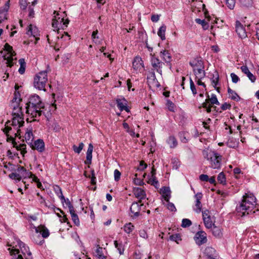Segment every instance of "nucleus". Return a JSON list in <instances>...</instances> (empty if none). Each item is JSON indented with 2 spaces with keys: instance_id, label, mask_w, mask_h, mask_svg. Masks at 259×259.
Masks as SVG:
<instances>
[{
  "instance_id": "obj_1",
  "label": "nucleus",
  "mask_w": 259,
  "mask_h": 259,
  "mask_svg": "<svg viewBox=\"0 0 259 259\" xmlns=\"http://www.w3.org/2000/svg\"><path fill=\"white\" fill-rule=\"evenodd\" d=\"M256 200V199L252 193H245L241 201L236 205V211L241 217L255 213L258 210Z\"/></svg>"
},
{
  "instance_id": "obj_2",
  "label": "nucleus",
  "mask_w": 259,
  "mask_h": 259,
  "mask_svg": "<svg viewBox=\"0 0 259 259\" xmlns=\"http://www.w3.org/2000/svg\"><path fill=\"white\" fill-rule=\"evenodd\" d=\"M26 105V112L31 118L40 116L42 113L41 109L44 108V104L39 96L36 94L31 95Z\"/></svg>"
},
{
  "instance_id": "obj_3",
  "label": "nucleus",
  "mask_w": 259,
  "mask_h": 259,
  "mask_svg": "<svg viewBox=\"0 0 259 259\" xmlns=\"http://www.w3.org/2000/svg\"><path fill=\"white\" fill-rule=\"evenodd\" d=\"M202 155L204 158L208 161L209 166L213 169H220L222 165V156L209 148L203 150Z\"/></svg>"
},
{
  "instance_id": "obj_4",
  "label": "nucleus",
  "mask_w": 259,
  "mask_h": 259,
  "mask_svg": "<svg viewBox=\"0 0 259 259\" xmlns=\"http://www.w3.org/2000/svg\"><path fill=\"white\" fill-rule=\"evenodd\" d=\"M17 242L19 248H12L10 250L12 259H29L27 256H31V253L28 247L19 240Z\"/></svg>"
},
{
  "instance_id": "obj_5",
  "label": "nucleus",
  "mask_w": 259,
  "mask_h": 259,
  "mask_svg": "<svg viewBox=\"0 0 259 259\" xmlns=\"http://www.w3.org/2000/svg\"><path fill=\"white\" fill-rule=\"evenodd\" d=\"M48 71H41L34 77L33 85L35 88L46 91V85L48 82Z\"/></svg>"
},
{
  "instance_id": "obj_6",
  "label": "nucleus",
  "mask_w": 259,
  "mask_h": 259,
  "mask_svg": "<svg viewBox=\"0 0 259 259\" xmlns=\"http://www.w3.org/2000/svg\"><path fill=\"white\" fill-rule=\"evenodd\" d=\"M54 14L56 15L53 19L52 27L57 30L60 29H64L69 22L68 19H64L65 12L60 14L55 11Z\"/></svg>"
},
{
  "instance_id": "obj_7",
  "label": "nucleus",
  "mask_w": 259,
  "mask_h": 259,
  "mask_svg": "<svg viewBox=\"0 0 259 259\" xmlns=\"http://www.w3.org/2000/svg\"><path fill=\"white\" fill-rule=\"evenodd\" d=\"M6 133L7 134V142H12V144L13 146V147L15 148L17 150L20 151L21 154L24 156V154L27 152L26 149V145L24 144H21L19 145H17V143L15 140L14 138H13L12 136H9V135L7 134L9 130H11V128H6Z\"/></svg>"
},
{
  "instance_id": "obj_8",
  "label": "nucleus",
  "mask_w": 259,
  "mask_h": 259,
  "mask_svg": "<svg viewBox=\"0 0 259 259\" xmlns=\"http://www.w3.org/2000/svg\"><path fill=\"white\" fill-rule=\"evenodd\" d=\"M151 64L152 67V70L156 71L157 73L162 75V68L164 63L161 61L157 57H155L154 55L151 54Z\"/></svg>"
},
{
  "instance_id": "obj_9",
  "label": "nucleus",
  "mask_w": 259,
  "mask_h": 259,
  "mask_svg": "<svg viewBox=\"0 0 259 259\" xmlns=\"http://www.w3.org/2000/svg\"><path fill=\"white\" fill-rule=\"evenodd\" d=\"M194 239L198 245H201L206 243L207 241L206 233L202 231H198L196 233Z\"/></svg>"
},
{
  "instance_id": "obj_10",
  "label": "nucleus",
  "mask_w": 259,
  "mask_h": 259,
  "mask_svg": "<svg viewBox=\"0 0 259 259\" xmlns=\"http://www.w3.org/2000/svg\"><path fill=\"white\" fill-rule=\"evenodd\" d=\"M141 203V201H139L138 202H134L131 206L130 211L133 214L131 217L134 219L138 218L140 215L141 207L143 205Z\"/></svg>"
},
{
  "instance_id": "obj_11",
  "label": "nucleus",
  "mask_w": 259,
  "mask_h": 259,
  "mask_svg": "<svg viewBox=\"0 0 259 259\" xmlns=\"http://www.w3.org/2000/svg\"><path fill=\"white\" fill-rule=\"evenodd\" d=\"M202 194L201 192H198L194 196L196 199L195 206L193 207V210L197 213H200L202 210V204L200 201L202 198Z\"/></svg>"
},
{
  "instance_id": "obj_12",
  "label": "nucleus",
  "mask_w": 259,
  "mask_h": 259,
  "mask_svg": "<svg viewBox=\"0 0 259 259\" xmlns=\"http://www.w3.org/2000/svg\"><path fill=\"white\" fill-rule=\"evenodd\" d=\"M9 7L10 1H8L3 7L0 8V23L8 19L7 15Z\"/></svg>"
},
{
  "instance_id": "obj_13",
  "label": "nucleus",
  "mask_w": 259,
  "mask_h": 259,
  "mask_svg": "<svg viewBox=\"0 0 259 259\" xmlns=\"http://www.w3.org/2000/svg\"><path fill=\"white\" fill-rule=\"evenodd\" d=\"M236 31L239 37L241 38H245L247 36L246 30L243 25L239 21L236 22Z\"/></svg>"
},
{
  "instance_id": "obj_14",
  "label": "nucleus",
  "mask_w": 259,
  "mask_h": 259,
  "mask_svg": "<svg viewBox=\"0 0 259 259\" xmlns=\"http://www.w3.org/2000/svg\"><path fill=\"white\" fill-rule=\"evenodd\" d=\"M160 57L167 64L171 65L172 57L169 52L166 50H163L159 53Z\"/></svg>"
},
{
  "instance_id": "obj_15",
  "label": "nucleus",
  "mask_w": 259,
  "mask_h": 259,
  "mask_svg": "<svg viewBox=\"0 0 259 259\" xmlns=\"http://www.w3.org/2000/svg\"><path fill=\"white\" fill-rule=\"evenodd\" d=\"M30 145L33 149L36 150L39 152H43L45 149L44 142L41 139H37L33 144Z\"/></svg>"
},
{
  "instance_id": "obj_16",
  "label": "nucleus",
  "mask_w": 259,
  "mask_h": 259,
  "mask_svg": "<svg viewBox=\"0 0 259 259\" xmlns=\"http://www.w3.org/2000/svg\"><path fill=\"white\" fill-rule=\"evenodd\" d=\"M189 64L193 68V70L194 69H199L204 67L203 62L200 58H195L189 62Z\"/></svg>"
},
{
  "instance_id": "obj_17",
  "label": "nucleus",
  "mask_w": 259,
  "mask_h": 259,
  "mask_svg": "<svg viewBox=\"0 0 259 259\" xmlns=\"http://www.w3.org/2000/svg\"><path fill=\"white\" fill-rule=\"evenodd\" d=\"M116 102L117 107L121 111L125 110L127 112H129V109L127 107V101L124 98L117 99Z\"/></svg>"
},
{
  "instance_id": "obj_18",
  "label": "nucleus",
  "mask_w": 259,
  "mask_h": 259,
  "mask_svg": "<svg viewBox=\"0 0 259 259\" xmlns=\"http://www.w3.org/2000/svg\"><path fill=\"white\" fill-rule=\"evenodd\" d=\"M22 116H13L12 125L14 126L18 125L19 128L23 126L24 121Z\"/></svg>"
},
{
  "instance_id": "obj_19",
  "label": "nucleus",
  "mask_w": 259,
  "mask_h": 259,
  "mask_svg": "<svg viewBox=\"0 0 259 259\" xmlns=\"http://www.w3.org/2000/svg\"><path fill=\"white\" fill-rule=\"evenodd\" d=\"M133 67L136 70H140L141 68L144 67L143 61L141 57L137 56L135 58L133 61Z\"/></svg>"
},
{
  "instance_id": "obj_20",
  "label": "nucleus",
  "mask_w": 259,
  "mask_h": 259,
  "mask_svg": "<svg viewBox=\"0 0 259 259\" xmlns=\"http://www.w3.org/2000/svg\"><path fill=\"white\" fill-rule=\"evenodd\" d=\"M240 69L242 72L247 75L252 82H254L255 81L256 77L250 72L247 66L243 65L241 67Z\"/></svg>"
},
{
  "instance_id": "obj_21",
  "label": "nucleus",
  "mask_w": 259,
  "mask_h": 259,
  "mask_svg": "<svg viewBox=\"0 0 259 259\" xmlns=\"http://www.w3.org/2000/svg\"><path fill=\"white\" fill-rule=\"evenodd\" d=\"M24 138L28 144H32V142L33 139V135L32 134V128L31 127L29 128H27Z\"/></svg>"
},
{
  "instance_id": "obj_22",
  "label": "nucleus",
  "mask_w": 259,
  "mask_h": 259,
  "mask_svg": "<svg viewBox=\"0 0 259 259\" xmlns=\"http://www.w3.org/2000/svg\"><path fill=\"white\" fill-rule=\"evenodd\" d=\"M134 193L136 197L138 199H139L141 201L142 199H143L146 197V194L145 191L140 188H135L134 190Z\"/></svg>"
},
{
  "instance_id": "obj_23",
  "label": "nucleus",
  "mask_w": 259,
  "mask_h": 259,
  "mask_svg": "<svg viewBox=\"0 0 259 259\" xmlns=\"http://www.w3.org/2000/svg\"><path fill=\"white\" fill-rule=\"evenodd\" d=\"M204 67L199 69H193V72L197 79H201L205 76V72L204 70Z\"/></svg>"
},
{
  "instance_id": "obj_24",
  "label": "nucleus",
  "mask_w": 259,
  "mask_h": 259,
  "mask_svg": "<svg viewBox=\"0 0 259 259\" xmlns=\"http://www.w3.org/2000/svg\"><path fill=\"white\" fill-rule=\"evenodd\" d=\"M53 190L55 193V194L60 198L61 199V202L63 204H64V201H65V198L63 195L62 189L60 186L58 185H55L53 187Z\"/></svg>"
},
{
  "instance_id": "obj_25",
  "label": "nucleus",
  "mask_w": 259,
  "mask_h": 259,
  "mask_svg": "<svg viewBox=\"0 0 259 259\" xmlns=\"http://www.w3.org/2000/svg\"><path fill=\"white\" fill-rule=\"evenodd\" d=\"M65 35H62L61 38L59 37L58 36L57 37L58 38V41L57 42L56 45L55 46V49L56 50H59V48H61L62 47V41L63 39L66 40V39H69V36L67 34V33L64 32Z\"/></svg>"
},
{
  "instance_id": "obj_26",
  "label": "nucleus",
  "mask_w": 259,
  "mask_h": 259,
  "mask_svg": "<svg viewBox=\"0 0 259 259\" xmlns=\"http://www.w3.org/2000/svg\"><path fill=\"white\" fill-rule=\"evenodd\" d=\"M215 253V250L214 248L211 247H207L205 249L204 251V253L208 257L211 259H214V255Z\"/></svg>"
},
{
  "instance_id": "obj_27",
  "label": "nucleus",
  "mask_w": 259,
  "mask_h": 259,
  "mask_svg": "<svg viewBox=\"0 0 259 259\" xmlns=\"http://www.w3.org/2000/svg\"><path fill=\"white\" fill-rule=\"evenodd\" d=\"M212 226L213 227L212 228L211 231L213 235L217 238H221L223 236L222 229L220 227L215 226L214 225Z\"/></svg>"
},
{
  "instance_id": "obj_28",
  "label": "nucleus",
  "mask_w": 259,
  "mask_h": 259,
  "mask_svg": "<svg viewBox=\"0 0 259 259\" xmlns=\"http://www.w3.org/2000/svg\"><path fill=\"white\" fill-rule=\"evenodd\" d=\"M147 80L148 81L151 83H155L157 87H159L160 85L158 84L157 80L156 78L155 74L154 71L152 70L149 72L148 75L147 76Z\"/></svg>"
},
{
  "instance_id": "obj_29",
  "label": "nucleus",
  "mask_w": 259,
  "mask_h": 259,
  "mask_svg": "<svg viewBox=\"0 0 259 259\" xmlns=\"http://www.w3.org/2000/svg\"><path fill=\"white\" fill-rule=\"evenodd\" d=\"M166 142L170 148H174L178 145V141L176 138L172 136H169L166 140Z\"/></svg>"
},
{
  "instance_id": "obj_30",
  "label": "nucleus",
  "mask_w": 259,
  "mask_h": 259,
  "mask_svg": "<svg viewBox=\"0 0 259 259\" xmlns=\"http://www.w3.org/2000/svg\"><path fill=\"white\" fill-rule=\"evenodd\" d=\"M205 102H207L208 104L210 103L211 105H219L220 103L218 100L217 96L215 94H211V97L209 98V95H207V99L205 100Z\"/></svg>"
},
{
  "instance_id": "obj_31",
  "label": "nucleus",
  "mask_w": 259,
  "mask_h": 259,
  "mask_svg": "<svg viewBox=\"0 0 259 259\" xmlns=\"http://www.w3.org/2000/svg\"><path fill=\"white\" fill-rule=\"evenodd\" d=\"M228 93L229 98L232 100L235 101H239L240 100V98L238 94L229 87L228 88Z\"/></svg>"
},
{
  "instance_id": "obj_32",
  "label": "nucleus",
  "mask_w": 259,
  "mask_h": 259,
  "mask_svg": "<svg viewBox=\"0 0 259 259\" xmlns=\"http://www.w3.org/2000/svg\"><path fill=\"white\" fill-rule=\"evenodd\" d=\"M219 75L217 71H215L214 73L212 74L211 77V83L212 85L215 88V87L219 84Z\"/></svg>"
},
{
  "instance_id": "obj_33",
  "label": "nucleus",
  "mask_w": 259,
  "mask_h": 259,
  "mask_svg": "<svg viewBox=\"0 0 259 259\" xmlns=\"http://www.w3.org/2000/svg\"><path fill=\"white\" fill-rule=\"evenodd\" d=\"M19 63L20 64V68L18 71L20 74H23L24 73L25 71L26 63L25 60L23 58H21L19 60Z\"/></svg>"
},
{
  "instance_id": "obj_34",
  "label": "nucleus",
  "mask_w": 259,
  "mask_h": 259,
  "mask_svg": "<svg viewBox=\"0 0 259 259\" xmlns=\"http://www.w3.org/2000/svg\"><path fill=\"white\" fill-rule=\"evenodd\" d=\"M166 26L164 25L161 26L157 32L158 35L161 38V39L163 40L165 39V33L166 31Z\"/></svg>"
},
{
  "instance_id": "obj_35",
  "label": "nucleus",
  "mask_w": 259,
  "mask_h": 259,
  "mask_svg": "<svg viewBox=\"0 0 259 259\" xmlns=\"http://www.w3.org/2000/svg\"><path fill=\"white\" fill-rule=\"evenodd\" d=\"M114 244L119 254H123L124 251V248L122 242L119 243L117 241L115 240L114 241Z\"/></svg>"
},
{
  "instance_id": "obj_36",
  "label": "nucleus",
  "mask_w": 259,
  "mask_h": 259,
  "mask_svg": "<svg viewBox=\"0 0 259 259\" xmlns=\"http://www.w3.org/2000/svg\"><path fill=\"white\" fill-rule=\"evenodd\" d=\"M239 1L244 7L249 8L253 5V0H239Z\"/></svg>"
},
{
  "instance_id": "obj_37",
  "label": "nucleus",
  "mask_w": 259,
  "mask_h": 259,
  "mask_svg": "<svg viewBox=\"0 0 259 259\" xmlns=\"http://www.w3.org/2000/svg\"><path fill=\"white\" fill-rule=\"evenodd\" d=\"M134 228V226L131 223L126 224L124 226V231L127 234L131 233Z\"/></svg>"
},
{
  "instance_id": "obj_38",
  "label": "nucleus",
  "mask_w": 259,
  "mask_h": 259,
  "mask_svg": "<svg viewBox=\"0 0 259 259\" xmlns=\"http://www.w3.org/2000/svg\"><path fill=\"white\" fill-rule=\"evenodd\" d=\"M217 180L220 184L223 185H225L226 184V179L223 172H221L218 175Z\"/></svg>"
},
{
  "instance_id": "obj_39",
  "label": "nucleus",
  "mask_w": 259,
  "mask_h": 259,
  "mask_svg": "<svg viewBox=\"0 0 259 259\" xmlns=\"http://www.w3.org/2000/svg\"><path fill=\"white\" fill-rule=\"evenodd\" d=\"M169 197L168 196L167 194H166V196L164 197L165 200L168 202L167 207L169 210H170L171 211H176V207L174 205V204L172 203L169 202V200H168Z\"/></svg>"
},
{
  "instance_id": "obj_40",
  "label": "nucleus",
  "mask_w": 259,
  "mask_h": 259,
  "mask_svg": "<svg viewBox=\"0 0 259 259\" xmlns=\"http://www.w3.org/2000/svg\"><path fill=\"white\" fill-rule=\"evenodd\" d=\"M148 183L156 187L158 185V182L156 180V177L154 176L153 174V176H152L149 179Z\"/></svg>"
},
{
  "instance_id": "obj_41",
  "label": "nucleus",
  "mask_w": 259,
  "mask_h": 259,
  "mask_svg": "<svg viewBox=\"0 0 259 259\" xmlns=\"http://www.w3.org/2000/svg\"><path fill=\"white\" fill-rule=\"evenodd\" d=\"M203 220L205 226L206 227V228H207L208 229L211 228L212 227V225H214L211 220V217L208 218L207 219H203Z\"/></svg>"
},
{
  "instance_id": "obj_42",
  "label": "nucleus",
  "mask_w": 259,
  "mask_h": 259,
  "mask_svg": "<svg viewBox=\"0 0 259 259\" xmlns=\"http://www.w3.org/2000/svg\"><path fill=\"white\" fill-rule=\"evenodd\" d=\"M83 146H84V144L83 143H80L79 144V146L78 147H77L76 145H74L72 147L73 148V151L77 153V154H79L80 153V152L81 151V150H82L83 148Z\"/></svg>"
},
{
  "instance_id": "obj_43",
  "label": "nucleus",
  "mask_w": 259,
  "mask_h": 259,
  "mask_svg": "<svg viewBox=\"0 0 259 259\" xmlns=\"http://www.w3.org/2000/svg\"><path fill=\"white\" fill-rule=\"evenodd\" d=\"M98 33V30H96L95 31H94L92 34V38L93 39V41L96 43V44H99L100 41L98 40L99 36L97 35Z\"/></svg>"
},
{
  "instance_id": "obj_44",
  "label": "nucleus",
  "mask_w": 259,
  "mask_h": 259,
  "mask_svg": "<svg viewBox=\"0 0 259 259\" xmlns=\"http://www.w3.org/2000/svg\"><path fill=\"white\" fill-rule=\"evenodd\" d=\"M21 101L20 98V94L18 92H15L14 94V97L12 100V102L20 103Z\"/></svg>"
},
{
  "instance_id": "obj_45",
  "label": "nucleus",
  "mask_w": 259,
  "mask_h": 259,
  "mask_svg": "<svg viewBox=\"0 0 259 259\" xmlns=\"http://www.w3.org/2000/svg\"><path fill=\"white\" fill-rule=\"evenodd\" d=\"M192 225L191 221L188 219H183L181 226L183 228H186L190 227Z\"/></svg>"
},
{
  "instance_id": "obj_46",
  "label": "nucleus",
  "mask_w": 259,
  "mask_h": 259,
  "mask_svg": "<svg viewBox=\"0 0 259 259\" xmlns=\"http://www.w3.org/2000/svg\"><path fill=\"white\" fill-rule=\"evenodd\" d=\"M226 3L230 9L233 10L235 6L236 0H226Z\"/></svg>"
},
{
  "instance_id": "obj_47",
  "label": "nucleus",
  "mask_w": 259,
  "mask_h": 259,
  "mask_svg": "<svg viewBox=\"0 0 259 259\" xmlns=\"http://www.w3.org/2000/svg\"><path fill=\"white\" fill-rule=\"evenodd\" d=\"M169 239L178 243V241L181 240V236L179 234H176L169 236Z\"/></svg>"
},
{
  "instance_id": "obj_48",
  "label": "nucleus",
  "mask_w": 259,
  "mask_h": 259,
  "mask_svg": "<svg viewBox=\"0 0 259 259\" xmlns=\"http://www.w3.org/2000/svg\"><path fill=\"white\" fill-rule=\"evenodd\" d=\"M196 22L198 23V24H201L203 28L204 29H207L208 27V24L206 22L205 20H201L200 19H196Z\"/></svg>"
},
{
  "instance_id": "obj_49",
  "label": "nucleus",
  "mask_w": 259,
  "mask_h": 259,
  "mask_svg": "<svg viewBox=\"0 0 259 259\" xmlns=\"http://www.w3.org/2000/svg\"><path fill=\"white\" fill-rule=\"evenodd\" d=\"M22 108L18 107L16 110L13 109L12 115L13 116H23L22 112Z\"/></svg>"
},
{
  "instance_id": "obj_50",
  "label": "nucleus",
  "mask_w": 259,
  "mask_h": 259,
  "mask_svg": "<svg viewBox=\"0 0 259 259\" xmlns=\"http://www.w3.org/2000/svg\"><path fill=\"white\" fill-rule=\"evenodd\" d=\"M166 105L167 106V108H168V110L170 111H171V112H174L175 111V105L172 103V102H171L170 100H167V103H166Z\"/></svg>"
},
{
  "instance_id": "obj_51",
  "label": "nucleus",
  "mask_w": 259,
  "mask_h": 259,
  "mask_svg": "<svg viewBox=\"0 0 259 259\" xmlns=\"http://www.w3.org/2000/svg\"><path fill=\"white\" fill-rule=\"evenodd\" d=\"M9 176L11 179L17 180L19 181L21 179L20 175L16 172H12L10 174Z\"/></svg>"
},
{
  "instance_id": "obj_52",
  "label": "nucleus",
  "mask_w": 259,
  "mask_h": 259,
  "mask_svg": "<svg viewBox=\"0 0 259 259\" xmlns=\"http://www.w3.org/2000/svg\"><path fill=\"white\" fill-rule=\"evenodd\" d=\"M202 107L206 109V111L207 113H210L211 111V107H213V106H211L210 104H208L207 102H204L202 104ZM214 108H215L216 107H213Z\"/></svg>"
},
{
  "instance_id": "obj_53",
  "label": "nucleus",
  "mask_w": 259,
  "mask_h": 259,
  "mask_svg": "<svg viewBox=\"0 0 259 259\" xmlns=\"http://www.w3.org/2000/svg\"><path fill=\"white\" fill-rule=\"evenodd\" d=\"M190 89H191L193 94L194 95H195L197 94V91H196L194 83L191 78H190Z\"/></svg>"
},
{
  "instance_id": "obj_54",
  "label": "nucleus",
  "mask_w": 259,
  "mask_h": 259,
  "mask_svg": "<svg viewBox=\"0 0 259 259\" xmlns=\"http://www.w3.org/2000/svg\"><path fill=\"white\" fill-rule=\"evenodd\" d=\"M121 176V172L117 169H116L114 171V180L116 182H118L120 179Z\"/></svg>"
},
{
  "instance_id": "obj_55",
  "label": "nucleus",
  "mask_w": 259,
  "mask_h": 259,
  "mask_svg": "<svg viewBox=\"0 0 259 259\" xmlns=\"http://www.w3.org/2000/svg\"><path fill=\"white\" fill-rule=\"evenodd\" d=\"M41 234L43 238H46L49 237L50 233L48 229L45 227H43Z\"/></svg>"
},
{
  "instance_id": "obj_56",
  "label": "nucleus",
  "mask_w": 259,
  "mask_h": 259,
  "mask_svg": "<svg viewBox=\"0 0 259 259\" xmlns=\"http://www.w3.org/2000/svg\"><path fill=\"white\" fill-rule=\"evenodd\" d=\"M16 170L22 174L23 176H24V174L26 173V169L24 167L20 165H17Z\"/></svg>"
},
{
  "instance_id": "obj_57",
  "label": "nucleus",
  "mask_w": 259,
  "mask_h": 259,
  "mask_svg": "<svg viewBox=\"0 0 259 259\" xmlns=\"http://www.w3.org/2000/svg\"><path fill=\"white\" fill-rule=\"evenodd\" d=\"M230 76L232 78V81L233 83H236L239 80V77L234 73H231Z\"/></svg>"
},
{
  "instance_id": "obj_58",
  "label": "nucleus",
  "mask_w": 259,
  "mask_h": 259,
  "mask_svg": "<svg viewBox=\"0 0 259 259\" xmlns=\"http://www.w3.org/2000/svg\"><path fill=\"white\" fill-rule=\"evenodd\" d=\"M71 218H72L73 222L76 226H78L79 225V219H78V215H77V214H72Z\"/></svg>"
},
{
  "instance_id": "obj_59",
  "label": "nucleus",
  "mask_w": 259,
  "mask_h": 259,
  "mask_svg": "<svg viewBox=\"0 0 259 259\" xmlns=\"http://www.w3.org/2000/svg\"><path fill=\"white\" fill-rule=\"evenodd\" d=\"M179 137L181 139V141L183 143H186L187 142V139L185 136V133L184 132H181L179 134Z\"/></svg>"
},
{
  "instance_id": "obj_60",
  "label": "nucleus",
  "mask_w": 259,
  "mask_h": 259,
  "mask_svg": "<svg viewBox=\"0 0 259 259\" xmlns=\"http://www.w3.org/2000/svg\"><path fill=\"white\" fill-rule=\"evenodd\" d=\"M20 8L23 9L25 10L26 9L27 5V1L26 0H20L19 2Z\"/></svg>"
},
{
  "instance_id": "obj_61",
  "label": "nucleus",
  "mask_w": 259,
  "mask_h": 259,
  "mask_svg": "<svg viewBox=\"0 0 259 259\" xmlns=\"http://www.w3.org/2000/svg\"><path fill=\"white\" fill-rule=\"evenodd\" d=\"M203 219H207L210 217V212L208 210H205L202 211Z\"/></svg>"
},
{
  "instance_id": "obj_62",
  "label": "nucleus",
  "mask_w": 259,
  "mask_h": 259,
  "mask_svg": "<svg viewBox=\"0 0 259 259\" xmlns=\"http://www.w3.org/2000/svg\"><path fill=\"white\" fill-rule=\"evenodd\" d=\"M92 154L87 153L85 164H90L92 162Z\"/></svg>"
},
{
  "instance_id": "obj_63",
  "label": "nucleus",
  "mask_w": 259,
  "mask_h": 259,
  "mask_svg": "<svg viewBox=\"0 0 259 259\" xmlns=\"http://www.w3.org/2000/svg\"><path fill=\"white\" fill-rule=\"evenodd\" d=\"M28 12H29V14H28L29 17L30 18L34 17V12L33 10V7H32V6H29Z\"/></svg>"
},
{
  "instance_id": "obj_64",
  "label": "nucleus",
  "mask_w": 259,
  "mask_h": 259,
  "mask_svg": "<svg viewBox=\"0 0 259 259\" xmlns=\"http://www.w3.org/2000/svg\"><path fill=\"white\" fill-rule=\"evenodd\" d=\"M231 105L230 104H228L227 103H225L223 104L221 106V109L223 110H226L227 109H230L231 108Z\"/></svg>"
}]
</instances>
